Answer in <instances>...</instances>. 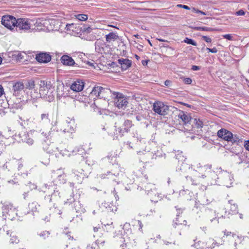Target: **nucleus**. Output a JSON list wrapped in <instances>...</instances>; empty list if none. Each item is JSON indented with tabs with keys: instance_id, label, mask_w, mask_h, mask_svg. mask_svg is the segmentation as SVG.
<instances>
[{
	"instance_id": "43",
	"label": "nucleus",
	"mask_w": 249,
	"mask_h": 249,
	"mask_svg": "<svg viewBox=\"0 0 249 249\" xmlns=\"http://www.w3.org/2000/svg\"><path fill=\"white\" fill-rule=\"evenodd\" d=\"M75 24H74V23L67 24L66 25L65 29L67 31H68V30H70V31L72 30V31H73V29L75 28Z\"/></svg>"
},
{
	"instance_id": "40",
	"label": "nucleus",
	"mask_w": 249,
	"mask_h": 249,
	"mask_svg": "<svg viewBox=\"0 0 249 249\" xmlns=\"http://www.w3.org/2000/svg\"><path fill=\"white\" fill-rule=\"evenodd\" d=\"M53 147V144H50L48 147H46L45 146H44L43 148L47 153L52 154L54 152V150L52 148Z\"/></svg>"
},
{
	"instance_id": "60",
	"label": "nucleus",
	"mask_w": 249,
	"mask_h": 249,
	"mask_svg": "<svg viewBox=\"0 0 249 249\" xmlns=\"http://www.w3.org/2000/svg\"><path fill=\"white\" fill-rule=\"evenodd\" d=\"M108 160L109 161L110 160H111L110 162H111V161H112L113 160H114V161L115 160H116V157H114V156H108L107 157Z\"/></svg>"
},
{
	"instance_id": "13",
	"label": "nucleus",
	"mask_w": 249,
	"mask_h": 249,
	"mask_svg": "<svg viewBox=\"0 0 249 249\" xmlns=\"http://www.w3.org/2000/svg\"><path fill=\"white\" fill-rule=\"evenodd\" d=\"M48 187V193H51L53 191V193L51 195V198L50 199V201H52V199H57L59 197L58 190H57V186L54 185V183L53 182H51L49 185L45 184L42 187V191L44 192H46Z\"/></svg>"
},
{
	"instance_id": "57",
	"label": "nucleus",
	"mask_w": 249,
	"mask_h": 249,
	"mask_svg": "<svg viewBox=\"0 0 249 249\" xmlns=\"http://www.w3.org/2000/svg\"><path fill=\"white\" fill-rule=\"evenodd\" d=\"M193 123L196 124H198V125H199V124H202L203 123L199 119H197L195 118L194 119Z\"/></svg>"
},
{
	"instance_id": "33",
	"label": "nucleus",
	"mask_w": 249,
	"mask_h": 249,
	"mask_svg": "<svg viewBox=\"0 0 249 249\" xmlns=\"http://www.w3.org/2000/svg\"><path fill=\"white\" fill-rule=\"evenodd\" d=\"M73 18L79 21H84L88 19V16L87 15L85 14H78L74 15Z\"/></svg>"
},
{
	"instance_id": "55",
	"label": "nucleus",
	"mask_w": 249,
	"mask_h": 249,
	"mask_svg": "<svg viewBox=\"0 0 249 249\" xmlns=\"http://www.w3.org/2000/svg\"><path fill=\"white\" fill-rule=\"evenodd\" d=\"M245 14V13L243 10H240L235 13V15L237 16H243Z\"/></svg>"
},
{
	"instance_id": "1",
	"label": "nucleus",
	"mask_w": 249,
	"mask_h": 249,
	"mask_svg": "<svg viewBox=\"0 0 249 249\" xmlns=\"http://www.w3.org/2000/svg\"><path fill=\"white\" fill-rule=\"evenodd\" d=\"M125 169L118 164L113 165L110 171H107V174L100 175L102 178H107L118 184L120 182H126L124 178V174Z\"/></svg>"
},
{
	"instance_id": "5",
	"label": "nucleus",
	"mask_w": 249,
	"mask_h": 249,
	"mask_svg": "<svg viewBox=\"0 0 249 249\" xmlns=\"http://www.w3.org/2000/svg\"><path fill=\"white\" fill-rule=\"evenodd\" d=\"M3 216L4 219L13 220L17 216V211L15 207L13 206L11 203L5 202L3 203L2 207Z\"/></svg>"
},
{
	"instance_id": "47",
	"label": "nucleus",
	"mask_w": 249,
	"mask_h": 249,
	"mask_svg": "<svg viewBox=\"0 0 249 249\" xmlns=\"http://www.w3.org/2000/svg\"><path fill=\"white\" fill-rule=\"evenodd\" d=\"M58 179L60 181V183H64L65 182V176L59 175L58 177Z\"/></svg>"
},
{
	"instance_id": "31",
	"label": "nucleus",
	"mask_w": 249,
	"mask_h": 249,
	"mask_svg": "<svg viewBox=\"0 0 249 249\" xmlns=\"http://www.w3.org/2000/svg\"><path fill=\"white\" fill-rule=\"evenodd\" d=\"M228 142H231L232 143L238 144L242 142V139L241 136L237 135H233L232 134V136L230 138V140H229Z\"/></svg>"
},
{
	"instance_id": "28",
	"label": "nucleus",
	"mask_w": 249,
	"mask_h": 249,
	"mask_svg": "<svg viewBox=\"0 0 249 249\" xmlns=\"http://www.w3.org/2000/svg\"><path fill=\"white\" fill-rule=\"evenodd\" d=\"M229 204L230 205V211L231 214H236L238 213V206L236 204L234 203L233 200L229 201Z\"/></svg>"
},
{
	"instance_id": "22",
	"label": "nucleus",
	"mask_w": 249,
	"mask_h": 249,
	"mask_svg": "<svg viewBox=\"0 0 249 249\" xmlns=\"http://www.w3.org/2000/svg\"><path fill=\"white\" fill-rule=\"evenodd\" d=\"M72 176L74 178L75 181L77 183H81L84 176L83 170L80 169L79 171L73 170Z\"/></svg>"
},
{
	"instance_id": "58",
	"label": "nucleus",
	"mask_w": 249,
	"mask_h": 249,
	"mask_svg": "<svg viewBox=\"0 0 249 249\" xmlns=\"http://www.w3.org/2000/svg\"><path fill=\"white\" fill-rule=\"evenodd\" d=\"M190 193V192L188 190H182L180 191L179 194L180 196H184L185 194H186L187 193Z\"/></svg>"
},
{
	"instance_id": "45",
	"label": "nucleus",
	"mask_w": 249,
	"mask_h": 249,
	"mask_svg": "<svg viewBox=\"0 0 249 249\" xmlns=\"http://www.w3.org/2000/svg\"><path fill=\"white\" fill-rule=\"evenodd\" d=\"M180 221L178 220V218H176L174 221V223L173 224V226L176 227L177 225H179V224L185 225L186 224V221L185 220H183V222L185 223H180Z\"/></svg>"
},
{
	"instance_id": "51",
	"label": "nucleus",
	"mask_w": 249,
	"mask_h": 249,
	"mask_svg": "<svg viewBox=\"0 0 249 249\" xmlns=\"http://www.w3.org/2000/svg\"><path fill=\"white\" fill-rule=\"evenodd\" d=\"M5 131H7V132H5L4 133L9 137H10L13 133V132H12L11 129H9L8 127H7V129H6Z\"/></svg>"
},
{
	"instance_id": "42",
	"label": "nucleus",
	"mask_w": 249,
	"mask_h": 249,
	"mask_svg": "<svg viewBox=\"0 0 249 249\" xmlns=\"http://www.w3.org/2000/svg\"><path fill=\"white\" fill-rule=\"evenodd\" d=\"M49 234H50V233L48 231H43L38 234V235L43 239H45L47 237H48L49 236Z\"/></svg>"
},
{
	"instance_id": "7",
	"label": "nucleus",
	"mask_w": 249,
	"mask_h": 249,
	"mask_svg": "<svg viewBox=\"0 0 249 249\" xmlns=\"http://www.w3.org/2000/svg\"><path fill=\"white\" fill-rule=\"evenodd\" d=\"M193 125H179L178 128H175L173 125H168L169 129H167L166 130V133L169 134L170 132H177V131H182L185 133V135H186L187 137H189V136L187 135L188 133L193 134L194 132L193 128Z\"/></svg>"
},
{
	"instance_id": "18",
	"label": "nucleus",
	"mask_w": 249,
	"mask_h": 249,
	"mask_svg": "<svg viewBox=\"0 0 249 249\" xmlns=\"http://www.w3.org/2000/svg\"><path fill=\"white\" fill-rule=\"evenodd\" d=\"M84 86V82L81 80H77L71 84V89L74 91L79 92L83 90Z\"/></svg>"
},
{
	"instance_id": "26",
	"label": "nucleus",
	"mask_w": 249,
	"mask_h": 249,
	"mask_svg": "<svg viewBox=\"0 0 249 249\" xmlns=\"http://www.w3.org/2000/svg\"><path fill=\"white\" fill-rule=\"evenodd\" d=\"M19 136L23 142H25L29 145L33 144L34 141L32 138L29 137L28 133H24L22 135L21 134H19Z\"/></svg>"
},
{
	"instance_id": "11",
	"label": "nucleus",
	"mask_w": 249,
	"mask_h": 249,
	"mask_svg": "<svg viewBox=\"0 0 249 249\" xmlns=\"http://www.w3.org/2000/svg\"><path fill=\"white\" fill-rule=\"evenodd\" d=\"M113 94L115 96V104L118 108H124L128 104L126 97L122 93L119 92H113Z\"/></svg>"
},
{
	"instance_id": "53",
	"label": "nucleus",
	"mask_w": 249,
	"mask_h": 249,
	"mask_svg": "<svg viewBox=\"0 0 249 249\" xmlns=\"http://www.w3.org/2000/svg\"><path fill=\"white\" fill-rule=\"evenodd\" d=\"M223 37L224 38L227 39H228L229 40H231L232 39V37L231 36V35H230V34L224 35L223 36Z\"/></svg>"
},
{
	"instance_id": "29",
	"label": "nucleus",
	"mask_w": 249,
	"mask_h": 249,
	"mask_svg": "<svg viewBox=\"0 0 249 249\" xmlns=\"http://www.w3.org/2000/svg\"><path fill=\"white\" fill-rule=\"evenodd\" d=\"M194 244L192 245V246L196 249H205L207 247V243H205L201 241H197V242H196L195 240H194Z\"/></svg>"
},
{
	"instance_id": "17",
	"label": "nucleus",
	"mask_w": 249,
	"mask_h": 249,
	"mask_svg": "<svg viewBox=\"0 0 249 249\" xmlns=\"http://www.w3.org/2000/svg\"><path fill=\"white\" fill-rule=\"evenodd\" d=\"M36 60L40 63H47L51 61V57L48 53H41L37 54L36 57Z\"/></svg>"
},
{
	"instance_id": "3",
	"label": "nucleus",
	"mask_w": 249,
	"mask_h": 249,
	"mask_svg": "<svg viewBox=\"0 0 249 249\" xmlns=\"http://www.w3.org/2000/svg\"><path fill=\"white\" fill-rule=\"evenodd\" d=\"M125 125H106L103 129L107 130V133L113 140L122 137L127 132Z\"/></svg>"
},
{
	"instance_id": "56",
	"label": "nucleus",
	"mask_w": 249,
	"mask_h": 249,
	"mask_svg": "<svg viewBox=\"0 0 249 249\" xmlns=\"http://www.w3.org/2000/svg\"><path fill=\"white\" fill-rule=\"evenodd\" d=\"M65 238L67 239H71L73 240V238L71 235V232H68L65 234Z\"/></svg>"
},
{
	"instance_id": "35",
	"label": "nucleus",
	"mask_w": 249,
	"mask_h": 249,
	"mask_svg": "<svg viewBox=\"0 0 249 249\" xmlns=\"http://www.w3.org/2000/svg\"><path fill=\"white\" fill-rule=\"evenodd\" d=\"M39 207L40 206L36 202H33L32 203H29L28 205L29 210H31L33 213L36 212Z\"/></svg>"
},
{
	"instance_id": "15",
	"label": "nucleus",
	"mask_w": 249,
	"mask_h": 249,
	"mask_svg": "<svg viewBox=\"0 0 249 249\" xmlns=\"http://www.w3.org/2000/svg\"><path fill=\"white\" fill-rule=\"evenodd\" d=\"M223 238H226L230 242H234V245L236 247L242 242V237L230 231H225Z\"/></svg>"
},
{
	"instance_id": "41",
	"label": "nucleus",
	"mask_w": 249,
	"mask_h": 249,
	"mask_svg": "<svg viewBox=\"0 0 249 249\" xmlns=\"http://www.w3.org/2000/svg\"><path fill=\"white\" fill-rule=\"evenodd\" d=\"M41 120L43 123H49V120L48 119V114H42L41 116Z\"/></svg>"
},
{
	"instance_id": "20",
	"label": "nucleus",
	"mask_w": 249,
	"mask_h": 249,
	"mask_svg": "<svg viewBox=\"0 0 249 249\" xmlns=\"http://www.w3.org/2000/svg\"><path fill=\"white\" fill-rule=\"evenodd\" d=\"M60 131L62 133L66 134L67 136H71L73 133L75 132V127L72 125H59Z\"/></svg>"
},
{
	"instance_id": "44",
	"label": "nucleus",
	"mask_w": 249,
	"mask_h": 249,
	"mask_svg": "<svg viewBox=\"0 0 249 249\" xmlns=\"http://www.w3.org/2000/svg\"><path fill=\"white\" fill-rule=\"evenodd\" d=\"M35 82L33 80H30L27 84L26 87L30 89H33L35 87Z\"/></svg>"
},
{
	"instance_id": "54",
	"label": "nucleus",
	"mask_w": 249,
	"mask_h": 249,
	"mask_svg": "<svg viewBox=\"0 0 249 249\" xmlns=\"http://www.w3.org/2000/svg\"><path fill=\"white\" fill-rule=\"evenodd\" d=\"M183 82L186 84H190L192 83V79L190 78H185L183 79Z\"/></svg>"
},
{
	"instance_id": "52",
	"label": "nucleus",
	"mask_w": 249,
	"mask_h": 249,
	"mask_svg": "<svg viewBox=\"0 0 249 249\" xmlns=\"http://www.w3.org/2000/svg\"><path fill=\"white\" fill-rule=\"evenodd\" d=\"M206 50L209 51V52H211L212 53H216L217 52V50L215 47L212 48V49H210L209 48H206Z\"/></svg>"
},
{
	"instance_id": "8",
	"label": "nucleus",
	"mask_w": 249,
	"mask_h": 249,
	"mask_svg": "<svg viewBox=\"0 0 249 249\" xmlns=\"http://www.w3.org/2000/svg\"><path fill=\"white\" fill-rule=\"evenodd\" d=\"M33 24H35L32 19L19 18L18 19L16 28L20 30L27 31L31 28Z\"/></svg>"
},
{
	"instance_id": "10",
	"label": "nucleus",
	"mask_w": 249,
	"mask_h": 249,
	"mask_svg": "<svg viewBox=\"0 0 249 249\" xmlns=\"http://www.w3.org/2000/svg\"><path fill=\"white\" fill-rule=\"evenodd\" d=\"M153 109L154 112L160 115L164 116L167 114L169 107L161 102H156L154 103Z\"/></svg>"
},
{
	"instance_id": "19",
	"label": "nucleus",
	"mask_w": 249,
	"mask_h": 249,
	"mask_svg": "<svg viewBox=\"0 0 249 249\" xmlns=\"http://www.w3.org/2000/svg\"><path fill=\"white\" fill-rule=\"evenodd\" d=\"M217 136L225 141H229L232 136V133L225 129H221L217 132Z\"/></svg>"
},
{
	"instance_id": "62",
	"label": "nucleus",
	"mask_w": 249,
	"mask_h": 249,
	"mask_svg": "<svg viewBox=\"0 0 249 249\" xmlns=\"http://www.w3.org/2000/svg\"><path fill=\"white\" fill-rule=\"evenodd\" d=\"M136 119L138 121H142V120H143L144 119V117L142 116H137L136 117Z\"/></svg>"
},
{
	"instance_id": "21",
	"label": "nucleus",
	"mask_w": 249,
	"mask_h": 249,
	"mask_svg": "<svg viewBox=\"0 0 249 249\" xmlns=\"http://www.w3.org/2000/svg\"><path fill=\"white\" fill-rule=\"evenodd\" d=\"M178 117L182 120V123L184 124L190 123L192 120L189 114L181 110L179 111Z\"/></svg>"
},
{
	"instance_id": "16",
	"label": "nucleus",
	"mask_w": 249,
	"mask_h": 249,
	"mask_svg": "<svg viewBox=\"0 0 249 249\" xmlns=\"http://www.w3.org/2000/svg\"><path fill=\"white\" fill-rule=\"evenodd\" d=\"M183 153L182 151H178L177 154H176V158L178 160V162L180 163V166L179 169L180 171H184L186 169H190V167L188 165V164L184 163V162L185 161L186 158L183 155Z\"/></svg>"
},
{
	"instance_id": "49",
	"label": "nucleus",
	"mask_w": 249,
	"mask_h": 249,
	"mask_svg": "<svg viewBox=\"0 0 249 249\" xmlns=\"http://www.w3.org/2000/svg\"><path fill=\"white\" fill-rule=\"evenodd\" d=\"M215 29L213 28L208 27H202V31L211 32L214 31Z\"/></svg>"
},
{
	"instance_id": "27",
	"label": "nucleus",
	"mask_w": 249,
	"mask_h": 249,
	"mask_svg": "<svg viewBox=\"0 0 249 249\" xmlns=\"http://www.w3.org/2000/svg\"><path fill=\"white\" fill-rule=\"evenodd\" d=\"M211 167V165H205L203 167H198L197 170L196 171V172H197V173H196V174L195 175V176H196L198 177H200V175H201V176L203 178H204V176L206 177V176L202 174L203 172L204 171H206L208 169H210Z\"/></svg>"
},
{
	"instance_id": "34",
	"label": "nucleus",
	"mask_w": 249,
	"mask_h": 249,
	"mask_svg": "<svg viewBox=\"0 0 249 249\" xmlns=\"http://www.w3.org/2000/svg\"><path fill=\"white\" fill-rule=\"evenodd\" d=\"M24 89V85L22 82H17L13 86L14 92L21 91Z\"/></svg>"
},
{
	"instance_id": "12",
	"label": "nucleus",
	"mask_w": 249,
	"mask_h": 249,
	"mask_svg": "<svg viewBox=\"0 0 249 249\" xmlns=\"http://www.w3.org/2000/svg\"><path fill=\"white\" fill-rule=\"evenodd\" d=\"M23 166L22 161L21 160L14 159L6 162L4 167L8 169V171L15 172L19 171Z\"/></svg>"
},
{
	"instance_id": "39",
	"label": "nucleus",
	"mask_w": 249,
	"mask_h": 249,
	"mask_svg": "<svg viewBox=\"0 0 249 249\" xmlns=\"http://www.w3.org/2000/svg\"><path fill=\"white\" fill-rule=\"evenodd\" d=\"M10 236H11V238L10 240V243L11 244H18L19 242V240L16 236H15V235L12 236L11 235H10Z\"/></svg>"
},
{
	"instance_id": "23",
	"label": "nucleus",
	"mask_w": 249,
	"mask_h": 249,
	"mask_svg": "<svg viewBox=\"0 0 249 249\" xmlns=\"http://www.w3.org/2000/svg\"><path fill=\"white\" fill-rule=\"evenodd\" d=\"M62 63L65 65L72 66L75 64L74 60L70 56L64 55L61 58Z\"/></svg>"
},
{
	"instance_id": "37",
	"label": "nucleus",
	"mask_w": 249,
	"mask_h": 249,
	"mask_svg": "<svg viewBox=\"0 0 249 249\" xmlns=\"http://www.w3.org/2000/svg\"><path fill=\"white\" fill-rule=\"evenodd\" d=\"M81 31L86 33H90L92 31V29L89 26L84 25L82 28Z\"/></svg>"
},
{
	"instance_id": "24",
	"label": "nucleus",
	"mask_w": 249,
	"mask_h": 249,
	"mask_svg": "<svg viewBox=\"0 0 249 249\" xmlns=\"http://www.w3.org/2000/svg\"><path fill=\"white\" fill-rule=\"evenodd\" d=\"M224 240H222L221 242H217L213 239H209L207 241V247L205 249H213L215 246H219V245H222Z\"/></svg>"
},
{
	"instance_id": "30",
	"label": "nucleus",
	"mask_w": 249,
	"mask_h": 249,
	"mask_svg": "<svg viewBox=\"0 0 249 249\" xmlns=\"http://www.w3.org/2000/svg\"><path fill=\"white\" fill-rule=\"evenodd\" d=\"M119 38L118 36L113 32L110 33L106 36V40L107 42H110L111 41L117 40Z\"/></svg>"
},
{
	"instance_id": "25",
	"label": "nucleus",
	"mask_w": 249,
	"mask_h": 249,
	"mask_svg": "<svg viewBox=\"0 0 249 249\" xmlns=\"http://www.w3.org/2000/svg\"><path fill=\"white\" fill-rule=\"evenodd\" d=\"M119 63L121 65L122 69L126 70L131 65V61L127 59H119Z\"/></svg>"
},
{
	"instance_id": "63",
	"label": "nucleus",
	"mask_w": 249,
	"mask_h": 249,
	"mask_svg": "<svg viewBox=\"0 0 249 249\" xmlns=\"http://www.w3.org/2000/svg\"><path fill=\"white\" fill-rule=\"evenodd\" d=\"M171 84V81L168 80H167L165 81L164 84L166 86H170Z\"/></svg>"
},
{
	"instance_id": "2",
	"label": "nucleus",
	"mask_w": 249,
	"mask_h": 249,
	"mask_svg": "<svg viewBox=\"0 0 249 249\" xmlns=\"http://www.w3.org/2000/svg\"><path fill=\"white\" fill-rule=\"evenodd\" d=\"M39 86V94L40 97L45 99L49 102L52 101L54 99V95L53 94V89L52 87L51 82L41 81Z\"/></svg>"
},
{
	"instance_id": "4",
	"label": "nucleus",
	"mask_w": 249,
	"mask_h": 249,
	"mask_svg": "<svg viewBox=\"0 0 249 249\" xmlns=\"http://www.w3.org/2000/svg\"><path fill=\"white\" fill-rule=\"evenodd\" d=\"M217 179L219 180H216L214 182H211L212 184H221L223 186L229 188L232 186L233 181V176L226 171H221L218 175Z\"/></svg>"
},
{
	"instance_id": "48",
	"label": "nucleus",
	"mask_w": 249,
	"mask_h": 249,
	"mask_svg": "<svg viewBox=\"0 0 249 249\" xmlns=\"http://www.w3.org/2000/svg\"><path fill=\"white\" fill-rule=\"evenodd\" d=\"M202 38L207 43L212 42V39L209 36H202Z\"/></svg>"
},
{
	"instance_id": "32",
	"label": "nucleus",
	"mask_w": 249,
	"mask_h": 249,
	"mask_svg": "<svg viewBox=\"0 0 249 249\" xmlns=\"http://www.w3.org/2000/svg\"><path fill=\"white\" fill-rule=\"evenodd\" d=\"M102 205L105 207L108 211L114 212L117 210V207L116 206L114 205L112 203L108 204V202H105L104 203H102Z\"/></svg>"
},
{
	"instance_id": "14",
	"label": "nucleus",
	"mask_w": 249,
	"mask_h": 249,
	"mask_svg": "<svg viewBox=\"0 0 249 249\" xmlns=\"http://www.w3.org/2000/svg\"><path fill=\"white\" fill-rule=\"evenodd\" d=\"M145 191L147 194L151 197L152 201L158 202V199L161 197V196H160L161 194L157 192L154 184H150L145 187Z\"/></svg>"
},
{
	"instance_id": "9",
	"label": "nucleus",
	"mask_w": 249,
	"mask_h": 249,
	"mask_svg": "<svg viewBox=\"0 0 249 249\" xmlns=\"http://www.w3.org/2000/svg\"><path fill=\"white\" fill-rule=\"evenodd\" d=\"M18 19L10 15H5L2 17L1 23L7 28L12 30L17 26Z\"/></svg>"
},
{
	"instance_id": "36",
	"label": "nucleus",
	"mask_w": 249,
	"mask_h": 249,
	"mask_svg": "<svg viewBox=\"0 0 249 249\" xmlns=\"http://www.w3.org/2000/svg\"><path fill=\"white\" fill-rule=\"evenodd\" d=\"M170 233H167L166 234H165V237L166 238H167L168 239H169V241H167L166 240H163V242L164 243V244L166 245H170V244H174L175 245V240L170 238Z\"/></svg>"
},
{
	"instance_id": "61",
	"label": "nucleus",
	"mask_w": 249,
	"mask_h": 249,
	"mask_svg": "<svg viewBox=\"0 0 249 249\" xmlns=\"http://www.w3.org/2000/svg\"><path fill=\"white\" fill-rule=\"evenodd\" d=\"M49 159L48 158L46 160H45V161H41V162L44 164V165H48V164L49 163Z\"/></svg>"
},
{
	"instance_id": "38",
	"label": "nucleus",
	"mask_w": 249,
	"mask_h": 249,
	"mask_svg": "<svg viewBox=\"0 0 249 249\" xmlns=\"http://www.w3.org/2000/svg\"><path fill=\"white\" fill-rule=\"evenodd\" d=\"M183 42L188 44H191L192 45L196 46L197 45V43H196V42H195L192 39H190L187 37L185 38V39L183 40Z\"/></svg>"
},
{
	"instance_id": "6",
	"label": "nucleus",
	"mask_w": 249,
	"mask_h": 249,
	"mask_svg": "<svg viewBox=\"0 0 249 249\" xmlns=\"http://www.w3.org/2000/svg\"><path fill=\"white\" fill-rule=\"evenodd\" d=\"M111 94V91L109 89L104 88L101 86H95L93 88L90 95L96 97H99L104 99L107 98Z\"/></svg>"
},
{
	"instance_id": "50",
	"label": "nucleus",
	"mask_w": 249,
	"mask_h": 249,
	"mask_svg": "<svg viewBox=\"0 0 249 249\" xmlns=\"http://www.w3.org/2000/svg\"><path fill=\"white\" fill-rule=\"evenodd\" d=\"M17 60L21 61L23 58V55L21 53H18L16 56Z\"/></svg>"
},
{
	"instance_id": "46",
	"label": "nucleus",
	"mask_w": 249,
	"mask_h": 249,
	"mask_svg": "<svg viewBox=\"0 0 249 249\" xmlns=\"http://www.w3.org/2000/svg\"><path fill=\"white\" fill-rule=\"evenodd\" d=\"M66 121V123L68 124H74L75 123V120L74 119L73 117H67Z\"/></svg>"
},
{
	"instance_id": "59",
	"label": "nucleus",
	"mask_w": 249,
	"mask_h": 249,
	"mask_svg": "<svg viewBox=\"0 0 249 249\" xmlns=\"http://www.w3.org/2000/svg\"><path fill=\"white\" fill-rule=\"evenodd\" d=\"M244 146L247 150L249 151V140L245 142Z\"/></svg>"
},
{
	"instance_id": "64",
	"label": "nucleus",
	"mask_w": 249,
	"mask_h": 249,
	"mask_svg": "<svg viewBox=\"0 0 249 249\" xmlns=\"http://www.w3.org/2000/svg\"><path fill=\"white\" fill-rule=\"evenodd\" d=\"M200 69V68L197 66H193L192 70L193 71H198Z\"/></svg>"
}]
</instances>
